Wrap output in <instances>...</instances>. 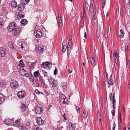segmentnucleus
Segmentation results:
<instances>
[{"instance_id":"nucleus-9","label":"nucleus","mask_w":130,"mask_h":130,"mask_svg":"<svg viewBox=\"0 0 130 130\" xmlns=\"http://www.w3.org/2000/svg\"><path fill=\"white\" fill-rule=\"evenodd\" d=\"M17 95L19 98L21 99L24 97L26 95V93L24 91L21 90L18 92Z\"/></svg>"},{"instance_id":"nucleus-41","label":"nucleus","mask_w":130,"mask_h":130,"mask_svg":"<svg viewBox=\"0 0 130 130\" xmlns=\"http://www.w3.org/2000/svg\"><path fill=\"white\" fill-rule=\"evenodd\" d=\"M106 3V0H103L102 3V7L104 8Z\"/></svg>"},{"instance_id":"nucleus-47","label":"nucleus","mask_w":130,"mask_h":130,"mask_svg":"<svg viewBox=\"0 0 130 130\" xmlns=\"http://www.w3.org/2000/svg\"><path fill=\"white\" fill-rule=\"evenodd\" d=\"M67 51L68 52V53L69 54L70 53V51L69 50V47H68V46H67Z\"/></svg>"},{"instance_id":"nucleus-56","label":"nucleus","mask_w":130,"mask_h":130,"mask_svg":"<svg viewBox=\"0 0 130 130\" xmlns=\"http://www.w3.org/2000/svg\"><path fill=\"white\" fill-rule=\"evenodd\" d=\"M118 59H115V62L116 64V65H117V63H118Z\"/></svg>"},{"instance_id":"nucleus-25","label":"nucleus","mask_w":130,"mask_h":130,"mask_svg":"<svg viewBox=\"0 0 130 130\" xmlns=\"http://www.w3.org/2000/svg\"><path fill=\"white\" fill-rule=\"evenodd\" d=\"M30 0H21V3L25 5L28 4Z\"/></svg>"},{"instance_id":"nucleus-18","label":"nucleus","mask_w":130,"mask_h":130,"mask_svg":"<svg viewBox=\"0 0 130 130\" xmlns=\"http://www.w3.org/2000/svg\"><path fill=\"white\" fill-rule=\"evenodd\" d=\"M25 6L24 5L21 4L20 5H19L18 7V11H21L23 10L25 8Z\"/></svg>"},{"instance_id":"nucleus-50","label":"nucleus","mask_w":130,"mask_h":130,"mask_svg":"<svg viewBox=\"0 0 130 130\" xmlns=\"http://www.w3.org/2000/svg\"><path fill=\"white\" fill-rule=\"evenodd\" d=\"M57 70L56 69H55L54 71V75H55L57 74Z\"/></svg>"},{"instance_id":"nucleus-19","label":"nucleus","mask_w":130,"mask_h":130,"mask_svg":"<svg viewBox=\"0 0 130 130\" xmlns=\"http://www.w3.org/2000/svg\"><path fill=\"white\" fill-rule=\"evenodd\" d=\"M112 76V75L111 74L110 76L109 81L108 82V84L110 85H112L113 84V81L111 77Z\"/></svg>"},{"instance_id":"nucleus-46","label":"nucleus","mask_w":130,"mask_h":130,"mask_svg":"<svg viewBox=\"0 0 130 130\" xmlns=\"http://www.w3.org/2000/svg\"><path fill=\"white\" fill-rule=\"evenodd\" d=\"M58 18H59V23L60 24H61L62 23V20H61V18L59 16H59H58Z\"/></svg>"},{"instance_id":"nucleus-11","label":"nucleus","mask_w":130,"mask_h":130,"mask_svg":"<svg viewBox=\"0 0 130 130\" xmlns=\"http://www.w3.org/2000/svg\"><path fill=\"white\" fill-rule=\"evenodd\" d=\"M34 35L37 38H40L42 35V31L40 30H37L36 32H34Z\"/></svg>"},{"instance_id":"nucleus-37","label":"nucleus","mask_w":130,"mask_h":130,"mask_svg":"<svg viewBox=\"0 0 130 130\" xmlns=\"http://www.w3.org/2000/svg\"><path fill=\"white\" fill-rule=\"evenodd\" d=\"M39 82H40L41 84H43L44 83V80L40 75L39 76Z\"/></svg>"},{"instance_id":"nucleus-60","label":"nucleus","mask_w":130,"mask_h":130,"mask_svg":"<svg viewBox=\"0 0 130 130\" xmlns=\"http://www.w3.org/2000/svg\"><path fill=\"white\" fill-rule=\"evenodd\" d=\"M67 71L68 72H69V73L70 74L72 72V71H70V69H67Z\"/></svg>"},{"instance_id":"nucleus-24","label":"nucleus","mask_w":130,"mask_h":130,"mask_svg":"<svg viewBox=\"0 0 130 130\" xmlns=\"http://www.w3.org/2000/svg\"><path fill=\"white\" fill-rule=\"evenodd\" d=\"M13 125L16 127H18L20 125V122L18 120H16L13 123Z\"/></svg>"},{"instance_id":"nucleus-32","label":"nucleus","mask_w":130,"mask_h":130,"mask_svg":"<svg viewBox=\"0 0 130 130\" xmlns=\"http://www.w3.org/2000/svg\"><path fill=\"white\" fill-rule=\"evenodd\" d=\"M19 66L21 67H24V64L23 63V61L22 60H20L19 62Z\"/></svg>"},{"instance_id":"nucleus-23","label":"nucleus","mask_w":130,"mask_h":130,"mask_svg":"<svg viewBox=\"0 0 130 130\" xmlns=\"http://www.w3.org/2000/svg\"><path fill=\"white\" fill-rule=\"evenodd\" d=\"M43 48L41 46H38V48L36 49V51L38 53H41L42 52Z\"/></svg>"},{"instance_id":"nucleus-35","label":"nucleus","mask_w":130,"mask_h":130,"mask_svg":"<svg viewBox=\"0 0 130 130\" xmlns=\"http://www.w3.org/2000/svg\"><path fill=\"white\" fill-rule=\"evenodd\" d=\"M67 47V46H66V45H62V48L61 51L63 52H65Z\"/></svg>"},{"instance_id":"nucleus-39","label":"nucleus","mask_w":130,"mask_h":130,"mask_svg":"<svg viewBox=\"0 0 130 130\" xmlns=\"http://www.w3.org/2000/svg\"><path fill=\"white\" fill-rule=\"evenodd\" d=\"M5 86V83L2 81H0V87H4Z\"/></svg>"},{"instance_id":"nucleus-2","label":"nucleus","mask_w":130,"mask_h":130,"mask_svg":"<svg viewBox=\"0 0 130 130\" xmlns=\"http://www.w3.org/2000/svg\"><path fill=\"white\" fill-rule=\"evenodd\" d=\"M21 27L18 26L16 28L11 29L12 35L14 37H17L19 35L21 30Z\"/></svg>"},{"instance_id":"nucleus-29","label":"nucleus","mask_w":130,"mask_h":130,"mask_svg":"<svg viewBox=\"0 0 130 130\" xmlns=\"http://www.w3.org/2000/svg\"><path fill=\"white\" fill-rule=\"evenodd\" d=\"M34 76L36 78L40 75V74L39 73L38 71H36L34 73Z\"/></svg>"},{"instance_id":"nucleus-27","label":"nucleus","mask_w":130,"mask_h":130,"mask_svg":"<svg viewBox=\"0 0 130 130\" xmlns=\"http://www.w3.org/2000/svg\"><path fill=\"white\" fill-rule=\"evenodd\" d=\"M88 114V112L86 110H85L83 112V114L82 115V116L85 119L87 118Z\"/></svg>"},{"instance_id":"nucleus-57","label":"nucleus","mask_w":130,"mask_h":130,"mask_svg":"<svg viewBox=\"0 0 130 130\" xmlns=\"http://www.w3.org/2000/svg\"><path fill=\"white\" fill-rule=\"evenodd\" d=\"M35 92L37 94H39L40 93V92L38 90H36Z\"/></svg>"},{"instance_id":"nucleus-36","label":"nucleus","mask_w":130,"mask_h":130,"mask_svg":"<svg viewBox=\"0 0 130 130\" xmlns=\"http://www.w3.org/2000/svg\"><path fill=\"white\" fill-rule=\"evenodd\" d=\"M95 58L93 57H92V58L90 60V61L91 64L92 65H93L95 62Z\"/></svg>"},{"instance_id":"nucleus-44","label":"nucleus","mask_w":130,"mask_h":130,"mask_svg":"<svg viewBox=\"0 0 130 130\" xmlns=\"http://www.w3.org/2000/svg\"><path fill=\"white\" fill-rule=\"evenodd\" d=\"M76 109L77 112L78 113H79V111L80 110V108L78 106H76Z\"/></svg>"},{"instance_id":"nucleus-62","label":"nucleus","mask_w":130,"mask_h":130,"mask_svg":"<svg viewBox=\"0 0 130 130\" xmlns=\"http://www.w3.org/2000/svg\"><path fill=\"white\" fill-rule=\"evenodd\" d=\"M84 37L85 38H87L86 32H85V33H84Z\"/></svg>"},{"instance_id":"nucleus-8","label":"nucleus","mask_w":130,"mask_h":130,"mask_svg":"<svg viewBox=\"0 0 130 130\" xmlns=\"http://www.w3.org/2000/svg\"><path fill=\"white\" fill-rule=\"evenodd\" d=\"M67 127L68 130H75V125L72 124L70 122H68L67 123Z\"/></svg>"},{"instance_id":"nucleus-58","label":"nucleus","mask_w":130,"mask_h":130,"mask_svg":"<svg viewBox=\"0 0 130 130\" xmlns=\"http://www.w3.org/2000/svg\"><path fill=\"white\" fill-rule=\"evenodd\" d=\"M106 39L108 37V35L106 33H105L104 35Z\"/></svg>"},{"instance_id":"nucleus-33","label":"nucleus","mask_w":130,"mask_h":130,"mask_svg":"<svg viewBox=\"0 0 130 130\" xmlns=\"http://www.w3.org/2000/svg\"><path fill=\"white\" fill-rule=\"evenodd\" d=\"M4 96L2 94H0V104L2 103L4 100Z\"/></svg>"},{"instance_id":"nucleus-20","label":"nucleus","mask_w":130,"mask_h":130,"mask_svg":"<svg viewBox=\"0 0 130 130\" xmlns=\"http://www.w3.org/2000/svg\"><path fill=\"white\" fill-rule=\"evenodd\" d=\"M12 120H11L9 119L8 118L5 120L4 122L5 124L6 125H9L12 122Z\"/></svg>"},{"instance_id":"nucleus-34","label":"nucleus","mask_w":130,"mask_h":130,"mask_svg":"<svg viewBox=\"0 0 130 130\" xmlns=\"http://www.w3.org/2000/svg\"><path fill=\"white\" fill-rule=\"evenodd\" d=\"M32 129L33 130H42L41 128L40 127H39L36 126H33Z\"/></svg>"},{"instance_id":"nucleus-42","label":"nucleus","mask_w":130,"mask_h":130,"mask_svg":"<svg viewBox=\"0 0 130 130\" xmlns=\"http://www.w3.org/2000/svg\"><path fill=\"white\" fill-rule=\"evenodd\" d=\"M118 118L119 119H120V121L121 122H122V118L121 117V113L119 112L118 113Z\"/></svg>"},{"instance_id":"nucleus-4","label":"nucleus","mask_w":130,"mask_h":130,"mask_svg":"<svg viewBox=\"0 0 130 130\" xmlns=\"http://www.w3.org/2000/svg\"><path fill=\"white\" fill-rule=\"evenodd\" d=\"M60 101L64 104H66L67 103L68 100V98L63 94H61L59 96Z\"/></svg>"},{"instance_id":"nucleus-48","label":"nucleus","mask_w":130,"mask_h":130,"mask_svg":"<svg viewBox=\"0 0 130 130\" xmlns=\"http://www.w3.org/2000/svg\"><path fill=\"white\" fill-rule=\"evenodd\" d=\"M4 20L2 18H0V23H4Z\"/></svg>"},{"instance_id":"nucleus-38","label":"nucleus","mask_w":130,"mask_h":130,"mask_svg":"<svg viewBox=\"0 0 130 130\" xmlns=\"http://www.w3.org/2000/svg\"><path fill=\"white\" fill-rule=\"evenodd\" d=\"M113 55L114 56L115 58V59H118L119 58V56L117 52L113 54Z\"/></svg>"},{"instance_id":"nucleus-1","label":"nucleus","mask_w":130,"mask_h":130,"mask_svg":"<svg viewBox=\"0 0 130 130\" xmlns=\"http://www.w3.org/2000/svg\"><path fill=\"white\" fill-rule=\"evenodd\" d=\"M91 1V0H85V6L84 5V7H85L87 11L92 13L93 12L94 9L92 4H90V5H89V4Z\"/></svg>"},{"instance_id":"nucleus-61","label":"nucleus","mask_w":130,"mask_h":130,"mask_svg":"<svg viewBox=\"0 0 130 130\" xmlns=\"http://www.w3.org/2000/svg\"><path fill=\"white\" fill-rule=\"evenodd\" d=\"M63 118V119L65 120H66L67 119V118L65 116V114L64 113L62 116Z\"/></svg>"},{"instance_id":"nucleus-43","label":"nucleus","mask_w":130,"mask_h":130,"mask_svg":"<svg viewBox=\"0 0 130 130\" xmlns=\"http://www.w3.org/2000/svg\"><path fill=\"white\" fill-rule=\"evenodd\" d=\"M111 100H112V101L113 105L115 104H116L115 98H114V97H113V98H112V99Z\"/></svg>"},{"instance_id":"nucleus-16","label":"nucleus","mask_w":130,"mask_h":130,"mask_svg":"<svg viewBox=\"0 0 130 130\" xmlns=\"http://www.w3.org/2000/svg\"><path fill=\"white\" fill-rule=\"evenodd\" d=\"M29 127V126L28 125H22L20 126V129L21 130H27Z\"/></svg>"},{"instance_id":"nucleus-31","label":"nucleus","mask_w":130,"mask_h":130,"mask_svg":"<svg viewBox=\"0 0 130 130\" xmlns=\"http://www.w3.org/2000/svg\"><path fill=\"white\" fill-rule=\"evenodd\" d=\"M120 32L121 35H119V37L121 38H123L124 37V32L123 30L122 29L120 30Z\"/></svg>"},{"instance_id":"nucleus-15","label":"nucleus","mask_w":130,"mask_h":130,"mask_svg":"<svg viewBox=\"0 0 130 130\" xmlns=\"http://www.w3.org/2000/svg\"><path fill=\"white\" fill-rule=\"evenodd\" d=\"M21 110L23 111L25 110L26 109V105L25 102L22 103L20 106Z\"/></svg>"},{"instance_id":"nucleus-10","label":"nucleus","mask_w":130,"mask_h":130,"mask_svg":"<svg viewBox=\"0 0 130 130\" xmlns=\"http://www.w3.org/2000/svg\"><path fill=\"white\" fill-rule=\"evenodd\" d=\"M43 112V109L42 107L36 106L35 109V112L37 114H40Z\"/></svg>"},{"instance_id":"nucleus-59","label":"nucleus","mask_w":130,"mask_h":130,"mask_svg":"<svg viewBox=\"0 0 130 130\" xmlns=\"http://www.w3.org/2000/svg\"><path fill=\"white\" fill-rule=\"evenodd\" d=\"M72 38V37L71 35H69V41H70V40H71Z\"/></svg>"},{"instance_id":"nucleus-22","label":"nucleus","mask_w":130,"mask_h":130,"mask_svg":"<svg viewBox=\"0 0 130 130\" xmlns=\"http://www.w3.org/2000/svg\"><path fill=\"white\" fill-rule=\"evenodd\" d=\"M24 17V15L23 13L22 12H20L19 13L17 16V18L18 19H21V18Z\"/></svg>"},{"instance_id":"nucleus-13","label":"nucleus","mask_w":130,"mask_h":130,"mask_svg":"<svg viewBox=\"0 0 130 130\" xmlns=\"http://www.w3.org/2000/svg\"><path fill=\"white\" fill-rule=\"evenodd\" d=\"M36 122L39 125H42L44 122V121L40 117L37 118L36 119Z\"/></svg>"},{"instance_id":"nucleus-45","label":"nucleus","mask_w":130,"mask_h":130,"mask_svg":"<svg viewBox=\"0 0 130 130\" xmlns=\"http://www.w3.org/2000/svg\"><path fill=\"white\" fill-rule=\"evenodd\" d=\"M96 36L97 38H99L100 36V33L99 31H98L96 32Z\"/></svg>"},{"instance_id":"nucleus-40","label":"nucleus","mask_w":130,"mask_h":130,"mask_svg":"<svg viewBox=\"0 0 130 130\" xmlns=\"http://www.w3.org/2000/svg\"><path fill=\"white\" fill-rule=\"evenodd\" d=\"M97 116L98 119L99 120V122H100L101 120V116L99 112V113L98 112L97 114Z\"/></svg>"},{"instance_id":"nucleus-14","label":"nucleus","mask_w":130,"mask_h":130,"mask_svg":"<svg viewBox=\"0 0 130 130\" xmlns=\"http://www.w3.org/2000/svg\"><path fill=\"white\" fill-rule=\"evenodd\" d=\"M49 82L50 83V86L52 87H55L57 85V81L56 80L53 79L49 81Z\"/></svg>"},{"instance_id":"nucleus-49","label":"nucleus","mask_w":130,"mask_h":130,"mask_svg":"<svg viewBox=\"0 0 130 130\" xmlns=\"http://www.w3.org/2000/svg\"><path fill=\"white\" fill-rule=\"evenodd\" d=\"M123 6H122V9L123 10V11H125V5H124V4L123 3Z\"/></svg>"},{"instance_id":"nucleus-26","label":"nucleus","mask_w":130,"mask_h":130,"mask_svg":"<svg viewBox=\"0 0 130 130\" xmlns=\"http://www.w3.org/2000/svg\"><path fill=\"white\" fill-rule=\"evenodd\" d=\"M27 72V71L23 69L20 71V73L22 76H24Z\"/></svg>"},{"instance_id":"nucleus-51","label":"nucleus","mask_w":130,"mask_h":130,"mask_svg":"<svg viewBox=\"0 0 130 130\" xmlns=\"http://www.w3.org/2000/svg\"><path fill=\"white\" fill-rule=\"evenodd\" d=\"M43 73L44 74V76H47V75L46 74L47 72H46L45 71H44L43 72Z\"/></svg>"},{"instance_id":"nucleus-53","label":"nucleus","mask_w":130,"mask_h":130,"mask_svg":"<svg viewBox=\"0 0 130 130\" xmlns=\"http://www.w3.org/2000/svg\"><path fill=\"white\" fill-rule=\"evenodd\" d=\"M72 44V41L71 40H70V41H69V42L68 43V45L69 46H70Z\"/></svg>"},{"instance_id":"nucleus-17","label":"nucleus","mask_w":130,"mask_h":130,"mask_svg":"<svg viewBox=\"0 0 130 130\" xmlns=\"http://www.w3.org/2000/svg\"><path fill=\"white\" fill-rule=\"evenodd\" d=\"M28 21L25 19H22L21 21V23L23 26H24L27 23Z\"/></svg>"},{"instance_id":"nucleus-64","label":"nucleus","mask_w":130,"mask_h":130,"mask_svg":"<svg viewBox=\"0 0 130 130\" xmlns=\"http://www.w3.org/2000/svg\"><path fill=\"white\" fill-rule=\"evenodd\" d=\"M129 2L128 3V6L130 7V0H129Z\"/></svg>"},{"instance_id":"nucleus-7","label":"nucleus","mask_w":130,"mask_h":130,"mask_svg":"<svg viewBox=\"0 0 130 130\" xmlns=\"http://www.w3.org/2000/svg\"><path fill=\"white\" fill-rule=\"evenodd\" d=\"M18 84L17 81L13 80L11 82L10 86L13 89H16L18 87Z\"/></svg>"},{"instance_id":"nucleus-28","label":"nucleus","mask_w":130,"mask_h":130,"mask_svg":"<svg viewBox=\"0 0 130 130\" xmlns=\"http://www.w3.org/2000/svg\"><path fill=\"white\" fill-rule=\"evenodd\" d=\"M61 86L62 88L63 89L65 90H66L67 89V87L66 83L64 82L62 83L61 84Z\"/></svg>"},{"instance_id":"nucleus-12","label":"nucleus","mask_w":130,"mask_h":130,"mask_svg":"<svg viewBox=\"0 0 130 130\" xmlns=\"http://www.w3.org/2000/svg\"><path fill=\"white\" fill-rule=\"evenodd\" d=\"M6 51L5 48L3 47H0V56L4 57L6 54Z\"/></svg>"},{"instance_id":"nucleus-5","label":"nucleus","mask_w":130,"mask_h":130,"mask_svg":"<svg viewBox=\"0 0 130 130\" xmlns=\"http://www.w3.org/2000/svg\"><path fill=\"white\" fill-rule=\"evenodd\" d=\"M17 25L16 23L13 22L10 23L9 25V26L7 27V29L9 31H11V29H14V28L17 27Z\"/></svg>"},{"instance_id":"nucleus-54","label":"nucleus","mask_w":130,"mask_h":130,"mask_svg":"<svg viewBox=\"0 0 130 130\" xmlns=\"http://www.w3.org/2000/svg\"><path fill=\"white\" fill-rule=\"evenodd\" d=\"M3 27V23H0V28H1Z\"/></svg>"},{"instance_id":"nucleus-3","label":"nucleus","mask_w":130,"mask_h":130,"mask_svg":"<svg viewBox=\"0 0 130 130\" xmlns=\"http://www.w3.org/2000/svg\"><path fill=\"white\" fill-rule=\"evenodd\" d=\"M41 66L44 69L46 68L47 69L50 70L51 68L52 64L50 62L47 61L43 62Z\"/></svg>"},{"instance_id":"nucleus-30","label":"nucleus","mask_w":130,"mask_h":130,"mask_svg":"<svg viewBox=\"0 0 130 130\" xmlns=\"http://www.w3.org/2000/svg\"><path fill=\"white\" fill-rule=\"evenodd\" d=\"M8 47H9L10 48L12 49H14L13 44L11 42H8Z\"/></svg>"},{"instance_id":"nucleus-21","label":"nucleus","mask_w":130,"mask_h":130,"mask_svg":"<svg viewBox=\"0 0 130 130\" xmlns=\"http://www.w3.org/2000/svg\"><path fill=\"white\" fill-rule=\"evenodd\" d=\"M10 5L12 7L16 8L17 5V2L12 1L11 2Z\"/></svg>"},{"instance_id":"nucleus-6","label":"nucleus","mask_w":130,"mask_h":130,"mask_svg":"<svg viewBox=\"0 0 130 130\" xmlns=\"http://www.w3.org/2000/svg\"><path fill=\"white\" fill-rule=\"evenodd\" d=\"M24 76L28 78L31 82H32L33 83H34V77L33 75L31 74V72H29V73L27 72Z\"/></svg>"},{"instance_id":"nucleus-55","label":"nucleus","mask_w":130,"mask_h":130,"mask_svg":"<svg viewBox=\"0 0 130 130\" xmlns=\"http://www.w3.org/2000/svg\"><path fill=\"white\" fill-rule=\"evenodd\" d=\"M115 127H116V124H115V123H114L113 125V128H112L113 130H115Z\"/></svg>"},{"instance_id":"nucleus-63","label":"nucleus","mask_w":130,"mask_h":130,"mask_svg":"<svg viewBox=\"0 0 130 130\" xmlns=\"http://www.w3.org/2000/svg\"><path fill=\"white\" fill-rule=\"evenodd\" d=\"M110 100H111L112 99V94L111 93H110Z\"/></svg>"},{"instance_id":"nucleus-52","label":"nucleus","mask_w":130,"mask_h":130,"mask_svg":"<svg viewBox=\"0 0 130 130\" xmlns=\"http://www.w3.org/2000/svg\"><path fill=\"white\" fill-rule=\"evenodd\" d=\"M111 113L113 116H114L115 115V111L113 110H111Z\"/></svg>"}]
</instances>
